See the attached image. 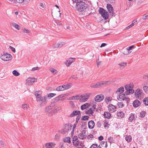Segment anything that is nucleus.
<instances>
[{"label":"nucleus","mask_w":148,"mask_h":148,"mask_svg":"<svg viewBox=\"0 0 148 148\" xmlns=\"http://www.w3.org/2000/svg\"><path fill=\"white\" fill-rule=\"evenodd\" d=\"M73 7L75 6L76 9L79 12L84 11L87 8L88 5L82 0H72Z\"/></svg>","instance_id":"f257e3e1"},{"label":"nucleus","mask_w":148,"mask_h":148,"mask_svg":"<svg viewBox=\"0 0 148 148\" xmlns=\"http://www.w3.org/2000/svg\"><path fill=\"white\" fill-rule=\"evenodd\" d=\"M109 81H101L96 83H93L90 85V87L93 88H100L105 86L109 83Z\"/></svg>","instance_id":"f03ea898"},{"label":"nucleus","mask_w":148,"mask_h":148,"mask_svg":"<svg viewBox=\"0 0 148 148\" xmlns=\"http://www.w3.org/2000/svg\"><path fill=\"white\" fill-rule=\"evenodd\" d=\"M133 87L134 85L132 83H130L129 85H126L125 86V88L126 91L125 92V94L128 95L134 93V90L133 89Z\"/></svg>","instance_id":"7ed1b4c3"},{"label":"nucleus","mask_w":148,"mask_h":148,"mask_svg":"<svg viewBox=\"0 0 148 148\" xmlns=\"http://www.w3.org/2000/svg\"><path fill=\"white\" fill-rule=\"evenodd\" d=\"M0 57L2 60L5 61L10 60L12 58L11 54L4 52L1 54Z\"/></svg>","instance_id":"20e7f679"},{"label":"nucleus","mask_w":148,"mask_h":148,"mask_svg":"<svg viewBox=\"0 0 148 148\" xmlns=\"http://www.w3.org/2000/svg\"><path fill=\"white\" fill-rule=\"evenodd\" d=\"M36 101L39 102L40 106L42 107L45 105L47 103L46 97H42V96L36 98Z\"/></svg>","instance_id":"39448f33"},{"label":"nucleus","mask_w":148,"mask_h":148,"mask_svg":"<svg viewBox=\"0 0 148 148\" xmlns=\"http://www.w3.org/2000/svg\"><path fill=\"white\" fill-rule=\"evenodd\" d=\"M99 12L105 19L106 20L108 18L109 14L108 12L103 8H99Z\"/></svg>","instance_id":"423d86ee"},{"label":"nucleus","mask_w":148,"mask_h":148,"mask_svg":"<svg viewBox=\"0 0 148 148\" xmlns=\"http://www.w3.org/2000/svg\"><path fill=\"white\" fill-rule=\"evenodd\" d=\"M126 95L125 94V92L124 94H119V97H117L119 101H125L127 102V103H128L130 102V99L127 96H126Z\"/></svg>","instance_id":"0eeeda50"},{"label":"nucleus","mask_w":148,"mask_h":148,"mask_svg":"<svg viewBox=\"0 0 148 148\" xmlns=\"http://www.w3.org/2000/svg\"><path fill=\"white\" fill-rule=\"evenodd\" d=\"M72 127L71 125H69V124H66L64 126V129L60 130L58 131L59 133L65 134L68 132V131L71 130Z\"/></svg>","instance_id":"6e6552de"},{"label":"nucleus","mask_w":148,"mask_h":148,"mask_svg":"<svg viewBox=\"0 0 148 148\" xmlns=\"http://www.w3.org/2000/svg\"><path fill=\"white\" fill-rule=\"evenodd\" d=\"M91 94V93H87L80 95V101L85 102L87 101Z\"/></svg>","instance_id":"1a4fd4ad"},{"label":"nucleus","mask_w":148,"mask_h":148,"mask_svg":"<svg viewBox=\"0 0 148 148\" xmlns=\"http://www.w3.org/2000/svg\"><path fill=\"white\" fill-rule=\"evenodd\" d=\"M135 96L137 99H140L143 96V93L142 90L140 89H137L135 91Z\"/></svg>","instance_id":"9d476101"},{"label":"nucleus","mask_w":148,"mask_h":148,"mask_svg":"<svg viewBox=\"0 0 148 148\" xmlns=\"http://www.w3.org/2000/svg\"><path fill=\"white\" fill-rule=\"evenodd\" d=\"M53 108L52 106L50 105L47 106L45 108V112H48V115L51 116L53 115L54 114V112L53 111L51 110Z\"/></svg>","instance_id":"9b49d317"},{"label":"nucleus","mask_w":148,"mask_h":148,"mask_svg":"<svg viewBox=\"0 0 148 148\" xmlns=\"http://www.w3.org/2000/svg\"><path fill=\"white\" fill-rule=\"evenodd\" d=\"M37 81V79L35 78L29 77L26 80V83L28 85H31Z\"/></svg>","instance_id":"f8f14e48"},{"label":"nucleus","mask_w":148,"mask_h":148,"mask_svg":"<svg viewBox=\"0 0 148 148\" xmlns=\"http://www.w3.org/2000/svg\"><path fill=\"white\" fill-rule=\"evenodd\" d=\"M78 136L79 138L80 139H84L86 138L87 136L86 131H82L81 133L78 134Z\"/></svg>","instance_id":"ddd939ff"},{"label":"nucleus","mask_w":148,"mask_h":148,"mask_svg":"<svg viewBox=\"0 0 148 148\" xmlns=\"http://www.w3.org/2000/svg\"><path fill=\"white\" fill-rule=\"evenodd\" d=\"M107 8L110 14L113 15L114 14L113 8L112 5L109 4H107Z\"/></svg>","instance_id":"4468645a"},{"label":"nucleus","mask_w":148,"mask_h":148,"mask_svg":"<svg viewBox=\"0 0 148 148\" xmlns=\"http://www.w3.org/2000/svg\"><path fill=\"white\" fill-rule=\"evenodd\" d=\"M104 99V97L103 95L101 94L96 96L95 98V100L96 101L99 102L103 100Z\"/></svg>","instance_id":"2eb2a0df"},{"label":"nucleus","mask_w":148,"mask_h":148,"mask_svg":"<svg viewBox=\"0 0 148 148\" xmlns=\"http://www.w3.org/2000/svg\"><path fill=\"white\" fill-rule=\"evenodd\" d=\"M108 108L109 111L111 112H113L116 111V106L112 104H109Z\"/></svg>","instance_id":"dca6fc26"},{"label":"nucleus","mask_w":148,"mask_h":148,"mask_svg":"<svg viewBox=\"0 0 148 148\" xmlns=\"http://www.w3.org/2000/svg\"><path fill=\"white\" fill-rule=\"evenodd\" d=\"M24 1V0H7V1L11 4H15L17 3H22Z\"/></svg>","instance_id":"f3484780"},{"label":"nucleus","mask_w":148,"mask_h":148,"mask_svg":"<svg viewBox=\"0 0 148 148\" xmlns=\"http://www.w3.org/2000/svg\"><path fill=\"white\" fill-rule=\"evenodd\" d=\"M136 117L135 115L134 114L131 113L130 115L128 118V120L131 122H135L136 120Z\"/></svg>","instance_id":"a211bd4d"},{"label":"nucleus","mask_w":148,"mask_h":148,"mask_svg":"<svg viewBox=\"0 0 148 148\" xmlns=\"http://www.w3.org/2000/svg\"><path fill=\"white\" fill-rule=\"evenodd\" d=\"M46 148H53L55 147L56 144L54 142H50L45 144Z\"/></svg>","instance_id":"6ab92c4d"},{"label":"nucleus","mask_w":148,"mask_h":148,"mask_svg":"<svg viewBox=\"0 0 148 148\" xmlns=\"http://www.w3.org/2000/svg\"><path fill=\"white\" fill-rule=\"evenodd\" d=\"M75 61V59L74 58H69L67 60L66 64L67 66H69L72 62H74Z\"/></svg>","instance_id":"aec40b11"},{"label":"nucleus","mask_w":148,"mask_h":148,"mask_svg":"<svg viewBox=\"0 0 148 148\" xmlns=\"http://www.w3.org/2000/svg\"><path fill=\"white\" fill-rule=\"evenodd\" d=\"M108 146L106 141H102L99 145V148H106Z\"/></svg>","instance_id":"412c9836"},{"label":"nucleus","mask_w":148,"mask_h":148,"mask_svg":"<svg viewBox=\"0 0 148 148\" xmlns=\"http://www.w3.org/2000/svg\"><path fill=\"white\" fill-rule=\"evenodd\" d=\"M80 114V112L79 111H73L70 114L69 117H72L77 115Z\"/></svg>","instance_id":"4be33fe9"},{"label":"nucleus","mask_w":148,"mask_h":148,"mask_svg":"<svg viewBox=\"0 0 148 148\" xmlns=\"http://www.w3.org/2000/svg\"><path fill=\"white\" fill-rule=\"evenodd\" d=\"M117 114L118 117L119 119L123 118L125 116L124 113L122 111L118 112Z\"/></svg>","instance_id":"5701e85b"},{"label":"nucleus","mask_w":148,"mask_h":148,"mask_svg":"<svg viewBox=\"0 0 148 148\" xmlns=\"http://www.w3.org/2000/svg\"><path fill=\"white\" fill-rule=\"evenodd\" d=\"M140 104V101L138 100H136L134 101L133 103V106L134 107H138Z\"/></svg>","instance_id":"b1692460"},{"label":"nucleus","mask_w":148,"mask_h":148,"mask_svg":"<svg viewBox=\"0 0 148 148\" xmlns=\"http://www.w3.org/2000/svg\"><path fill=\"white\" fill-rule=\"evenodd\" d=\"M95 123L93 121H90L88 122V126L89 128L90 129H92L94 127Z\"/></svg>","instance_id":"393cba45"},{"label":"nucleus","mask_w":148,"mask_h":148,"mask_svg":"<svg viewBox=\"0 0 148 148\" xmlns=\"http://www.w3.org/2000/svg\"><path fill=\"white\" fill-rule=\"evenodd\" d=\"M124 90V88L123 87H121L119 88L116 92V93L117 94H122Z\"/></svg>","instance_id":"a878e982"},{"label":"nucleus","mask_w":148,"mask_h":148,"mask_svg":"<svg viewBox=\"0 0 148 148\" xmlns=\"http://www.w3.org/2000/svg\"><path fill=\"white\" fill-rule=\"evenodd\" d=\"M90 106V104H89V103H87L82 105L81 107V108L82 110H83L85 109H86V108H88Z\"/></svg>","instance_id":"bb28decb"},{"label":"nucleus","mask_w":148,"mask_h":148,"mask_svg":"<svg viewBox=\"0 0 148 148\" xmlns=\"http://www.w3.org/2000/svg\"><path fill=\"white\" fill-rule=\"evenodd\" d=\"M42 92L41 91H37L34 92V95L36 96V99L42 96Z\"/></svg>","instance_id":"cd10ccee"},{"label":"nucleus","mask_w":148,"mask_h":148,"mask_svg":"<svg viewBox=\"0 0 148 148\" xmlns=\"http://www.w3.org/2000/svg\"><path fill=\"white\" fill-rule=\"evenodd\" d=\"M103 116L105 118L109 119L110 118L111 115L109 112H106L104 113Z\"/></svg>","instance_id":"c85d7f7f"},{"label":"nucleus","mask_w":148,"mask_h":148,"mask_svg":"<svg viewBox=\"0 0 148 148\" xmlns=\"http://www.w3.org/2000/svg\"><path fill=\"white\" fill-rule=\"evenodd\" d=\"M12 25L14 28L18 30H19L20 29V27L19 25L14 23H11Z\"/></svg>","instance_id":"c756f323"},{"label":"nucleus","mask_w":148,"mask_h":148,"mask_svg":"<svg viewBox=\"0 0 148 148\" xmlns=\"http://www.w3.org/2000/svg\"><path fill=\"white\" fill-rule=\"evenodd\" d=\"M127 63L126 62H121L118 64V65L120 67L122 68H123L127 65Z\"/></svg>","instance_id":"7c9ffc66"},{"label":"nucleus","mask_w":148,"mask_h":148,"mask_svg":"<svg viewBox=\"0 0 148 148\" xmlns=\"http://www.w3.org/2000/svg\"><path fill=\"white\" fill-rule=\"evenodd\" d=\"M63 141L64 142H66L69 143H71V138L70 137H67L65 138L63 140Z\"/></svg>","instance_id":"2f4dec72"},{"label":"nucleus","mask_w":148,"mask_h":148,"mask_svg":"<svg viewBox=\"0 0 148 148\" xmlns=\"http://www.w3.org/2000/svg\"><path fill=\"white\" fill-rule=\"evenodd\" d=\"M64 90L65 89H67L70 88L72 86L71 84H68L66 85H63Z\"/></svg>","instance_id":"473e14b6"},{"label":"nucleus","mask_w":148,"mask_h":148,"mask_svg":"<svg viewBox=\"0 0 148 148\" xmlns=\"http://www.w3.org/2000/svg\"><path fill=\"white\" fill-rule=\"evenodd\" d=\"M125 140L128 142H130L132 139V137L131 136H126L125 137Z\"/></svg>","instance_id":"72a5a7b5"},{"label":"nucleus","mask_w":148,"mask_h":148,"mask_svg":"<svg viewBox=\"0 0 148 148\" xmlns=\"http://www.w3.org/2000/svg\"><path fill=\"white\" fill-rule=\"evenodd\" d=\"M64 90V87L63 85L62 86H60L56 88V90L58 91H60L63 90Z\"/></svg>","instance_id":"f704fd0d"},{"label":"nucleus","mask_w":148,"mask_h":148,"mask_svg":"<svg viewBox=\"0 0 148 148\" xmlns=\"http://www.w3.org/2000/svg\"><path fill=\"white\" fill-rule=\"evenodd\" d=\"M71 99L72 100H75L77 99H80L79 96L78 95H77L75 96H72L71 97Z\"/></svg>","instance_id":"c9c22d12"},{"label":"nucleus","mask_w":148,"mask_h":148,"mask_svg":"<svg viewBox=\"0 0 148 148\" xmlns=\"http://www.w3.org/2000/svg\"><path fill=\"white\" fill-rule=\"evenodd\" d=\"M144 104L146 106H148V97L145 98L143 101Z\"/></svg>","instance_id":"e433bc0d"},{"label":"nucleus","mask_w":148,"mask_h":148,"mask_svg":"<svg viewBox=\"0 0 148 148\" xmlns=\"http://www.w3.org/2000/svg\"><path fill=\"white\" fill-rule=\"evenodd\" d=\"M81 122L82 123L81 127L82 128H83L84 129H85L86 127V125H87L86 123L85 122Z\"/></svg>","instance_id":"4c0bfd02"},{"label":"nucleus","mask_w":148,"mask_h":148,"mask_svg":"<svg viewBox=\"0 0 148 148\" xmlns=\"http://www.w3.org/2000/svg\"><path fill=\"white\" fill-rule=\"evenodd\" d=\"M73 145L76 147L78 145H79L80 143L79 142L78 140L73 141Z\"/></svg>","instance_id":"58836bf2"},{"label":"nucleus","mask_w":148,"mask_h":148,"mask_svg":"<svg viewBox=\"0 0 148 148\" xmlns=\"http://www.w3.org/2000/svg\"><path fill=\"white\" fill-rule=\"evenodd\" d=\"M89 118V117L88 116H84L82 117L81 120L85 121L88 119Z\"/></svg>","instance_id":"ea45409f"},{"label":"nucleus","mask_w":148,"mask_h":148,"mask_svg":"<svg viewBox=\"0 0 148 148\" xmlns=\"http://www.w3.org/2000/svg\"><path fill=\"white\" fill-rule=\"evenodd\" d=\"M104 127L105 128L107 129L109 128V127L110 125L108 123V122L105 121L104 124Z\"/></svg>","instance_id":"a19ab883"},{"label":"nucleus","mask_w":148,"mask_h":148,"mask_svg":"<svg viewBox=\"0 0 148 148\" xmlns=\"http://www.w3.org/2000/svg\"><path fill=\"white\" fill-rule=\"evenodd\" d=\"M93 112L92 111L91 109H90L87 111H86L85 112V113L86 114H92L93 113Z\"/></svg>","instance_id":"79ce46f5"},{"label":"nucleus","mask_w":148,"mask_h":148,"mask_svg":"<svg viewBox=\"0 0 148 148\" xmlns=\"http://www.w3.org/2000/svg\"><path fill=\"white\" fill-rule=\"evenodd\" d=\"M13 74L15 76H18L20 75V73L16 70H14L12 72Z\"/></svg>","instance_id":"37998d69"},{"label":"nucleus","mask_w":148,"mask_h":148,"mask_svg":"<svg viewBox=\"0 0 148 148\" xmlns=\"http://www.w3.org/2000/svg\"><path fill=\"white\" fill-rule=\"evenodd\" d=\"M145 114L146 113L144 111L141 112L140 113V117L141 118H143L145 116Z\"/></svg>","instance_id":"c03bdc74"},{"label":"nucleus","mask_w":148,"mask_h":148,"mask_svg":"<svg viewBox=\"0 0 148 148\" xmlns=\"http://www.w3.org/2000/svg\"><path fill=\"white\" fill-rule=\"evenodd\" d=\"M56 95V94L53 93H51L49 94L48 95V97L49 99H51L53 96Z\"/></svg>","instance_id":"a18cd8bd"},{"label":"nucleus","mask_w":148,"mask_h":148,"mask_svg":"<svg viewBox=\"0 0 148 148\" xmlns=\"http://www.w3.org/2000/svg\"><path fill=\"white\" fill-rule=\"evenodd\" d=\"M29 105L27 104H24L22 105V107L24 109H27L29 107Z\"/></svg>","instance_id":"49530a36"},{"label":"nucleus","mask_w":148,"mask_h":148,"mask_svg":"<svg viewBox=\"0 0 148 148\" xmlns=\"http://www.w3.org/2000/svg\"><path fill=\"white\" fill-rule=\"evenodd\" d=\"M117 105L119 108H122L123 106V102H119Z\"/></svg>","instance_id":"de8ad7c7"},{"label":"nucleus","mask_w":148,"mask_h":148,"mask_svg":"<svg viewBox=\"0 0 148 148\" xmlns=\"http://www.w3.org/2000/svg\"><path fill=\"white\" fill-rule=\"evenodd\" d=\"M98 146L97 144H93L90 147V148H98Z\"/></svg>","instance_id":"09e8293b"},{"label":"nucleus","mask_w":148,"mask_h":148,"mask_svg":"<svg viewBox=\"0 0 148 148\" xmlns=\"http://www.w3.org/2000/svg\"><path fill=\"white\" fill-rule=\"evenodd\" d=\"M5 145V143L2 140H0V146L1 147H4Z\"/></svg>","instance_id":"8fccbe9b"},{"label":"nucleus","mask_w":148,"mask_h":148,"mask_svg":"<svg viewBox=\"0 0 148 148\" xmlns=\"http://www.w3.org/2000/svg\"><path fill=\"white\" fill-rule=\"evenodd\" d=\"M108 140L109 142L110 143H112L114 142V140L113 139V138L112 137H110V138H108Z\"/></svg>","instance_id":"3c124183"},{"label":"nucleus","mask_w":148,"mask_h":148,"mask_svg":"<svg viewBox=\"0 0 148 148\" xmlns=\"http://www.w3.org/2000/svg\"><path fill=\"white\" fill-rule=\"evenodd\" d=\"M58 97H59V99L60 101H62L64 99V96L63 95H60Z\"/></svg>","instance_id":"603ef678"},{"label":"nucleus","mask_w":148,"mask_h":148,"mask_svg":"<svg viewBox=\"0 0 148 148\" xmlns=\"http://www.w3.org/2000/svg\"><path fill=\"white\" fill-rule=\"evenodd\" d=\"M134 47V45H132L130 47H128V48H126L125 49V51H129L130 50H131L132 48Z\"/></svg>","instance_id":"864d4df0"},{"label":"nucleus","mask_w":148,"mask_h":148,"mask_svg":"<svg viewBox=\"0 0 148 148\" xmlns=\"http://www.w3.org/2000/svg\"><path fill=\"white\" fill-rule=\"evenodd\" d=\"M50 71L52 73H56L57 72V71L56 70L53 68L51 69Z\"/></svg>","instance_id":"5fc2aeb1"},{"label":"nucleus","mask_w":148,"mask_h":148,"mask_svg":"<svg viewBox=\"0 0 148 148\" xmlns=\"http://www.w3.org/2000/svg\"><path fill=\"white\" fill-rule=\"evenodd\" d=\"M9 49H10V50L12 51L14 53H15L16 52L15 49L14 47L11 46H10L9 47Z\"/></svg>","instance_id":"6e6d98bb"},{"label":"nucleus","mask_w":148,"mask_h":148,"mask_svg":"<svg viewBox=\"0 0 148 148\" xmlns=\"http://www.w3.org/2000/svg\"><path fill=\"white\" fill-rule=\"evenodd\" d=\"M65 43L63 42H62L58 43L59 47H61L65 44Z\"/></svg>","instance_id":"4d7b16f0"},{"label":"nucleus","mask_w":148,"mask_h":148,"mask_svg":"<svg viewBox=\"0 0 148 148\" xmlns=\"http://www.w3.org/2000/svg\"><path fill=\"white\" fill-rule=\"evenodd\" d=\"M40 68L38 67H34L31 70L32 71H34L37 70H39Z\"/></svg>","instance_id":"13d9d810"},{"label":"nucleus","mask_w":148,"mask_h":148,"mask_svg":"<svg viewBox=\"0 0 148 148\" xmlns=\"http://www.w3.org/2000/svg\"><path fill=\"white\" fill-rule=\"evenodd\" d=\"M143 89L144 91L145 92H147L148 91V87L146 86H144L143 87Z\"/></svg>","instance_id":"bf43d9fd"},{"label":"nucleus","mask_w":148,"mask_h":148,"mask_svg":"<svg viewBox=\"0 0 148 148\" xmlns=\"http://www.w3.org/2000/svg\"><path fill=\"white\" fill-rule=\"evenodd\" d=\"M137 21L136 20H134L132 23L130 25L132 27L133 26H134L135 24V23Z\"/></svg>","instance_id":"052dcab7"},{"label":"nucleus","mask_w":148,"mask_h":148,"mask_svg":"<svg viewBox=\"0 0 148 148\" xmlns=\"http://www.w3.org/2000/svg\"><path fill=\"white\" fill-rule=\"evenodd\" d=\"M24 3L25 5H27L29 2V0H24Z\"/></svg>","instance_id":"680f3d73"},{"label":"nucleus","mask_w":148,"mask_h":148,"mask_svg":"<svg viewBox=\"0 0 148 148\" xmlns=\"http://www.w3.org/2000/svg\"><path fill=\"white\" fill-rule=\"evenodd\" d=\"M59 97H56L54 99V101L55 102H56L58 101H60Z\"/></svg>","instance_id":"e2e57ef3"},{"label":"nucleus","mask_w":148,"mask_h":148,"mask_svg":"<svg viewBox=\"0 0 148 148\" xmlns=\"http://www.w3.org/2000/svg\"><path fill=\"white\" fill-rule=\"evenodd\" d=\"M106 102L107 103L109 102L111 100V98L109 97H108L106 98L105 99Z\"/></svg>","instance_id":"0e129e2a"},{"label":"nucleus","mask_w":148,"mask_h":148,"mask_svg":"<svg viewBox=\"0 0 148 148\" xmlns=\"http://www.w3.org/2000/svg\"><path fill=\"white\" fill-rule=\"evenodd\" d=\"M52 47L53 48H58L59 47V46L58 45V44H56L53 45Z\"/></svg>","instance_id":"69168bd1"},{"label":"nucleus","mask_w":148,"mask_h":148,"mask_svg":"<svg viewBox=\"0 0 148 148\" xmlns=\"http://www.w3.org/2000/svg\"><path fill=\"white\" fill-rule=\"evenodd\" d=\"M68 145L67 143H64L60 147V148H65V146H66V145Z\"/></svg>","instance_id":"338daca9"},{"label":"nucleus","mask_w":148,"mask_h":148,"mask_svg":"<svg viewBox=\"0 0 148 148\" xmlns=\"http://www.w3.org/2000/svg\"><path fill=\"white\" fill-rule=\"evenodd\" d=\"M97 126L98 127H100L101 126V124L99 122H97Z\"/></svg>","instance_id":"774afa93"}]
</instances>
